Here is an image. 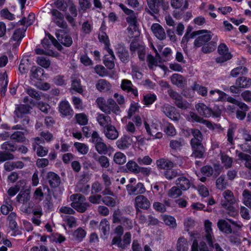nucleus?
<instances>
[{"instance_id":"33","label":"nucleus","mask_w":251,"mask_h":251,"mask_svg":"<svg viewBox=\"0 0 251 251\" xmlns=\"http://www.w3.org/2000/svg\"><path fill=\"white\" fill-rule=\"evenodd\" d=\"M171 5L174 8L185 10L188 7V2L187 0H171Z\"/></svg>"},{"instance_id":"14","label":"nucleus","mask_w":251,"mask_h":251,"mask_svg":"<svg viewBox=\"0 0 251 251\" xmlns=\"http://www.w3.org/2000/svg\"><path fill=\"white\" fill-rule=\"evenodd\" d=\"M115 50L118 56L122 62L126 63L129 61V53L124 45L118 44L115 47Z\"/></svg>"},{"instance_id":"59","label":"nucleus","mask_w":251,"mask_h":251,"mask_svg":"<svg viewBox=\"0 0 251 251\" xmlns=\"http://www.w3.org/2000/svg\"><path fill=\"white\" fill-rule=\"evenodd\" d=\"M181 189L178 186H173L168 192V196L171 198H176L182 194Z\"/></svg>"},{"instance_id":"34","label":"nucleus","mask_w":251,"mask_h":251,"mask_svg":"<svg viewBox=\"0 0 251 251\" xmlns=\"http://www.w3.org/2000/svg\"><path fill=\"white\" fill-rule=\"evenodd\" d=\"M235 84L240 88H249L251 86V79L245 76L240 77L236 79Z\"/></svg>"},{"instance_id":"15","label":"nucleus","mask_w":251,"mask_h":251,"mask_svg":"<svg viewBox=\"0 0 251 251\" xmlns=\"http://www.w3.org/2000/svg\"><path fill=\"white\" fill-rule=\"evenodd\" d=\"M105 50L108 54L104 55L103 63L107 69L109 70L113 69L115 67L114 60L115 59L114 52L111 49H108Z\"/></svg>"},{"instance_id":"9","label":"nucleus","mask_w":251,"mask_h":251,"mask_svg":"<svg viewBox=\"0 0 251 251\" xmlns=\"http://www.w3.org/2000/svg\"><path fill=\"white\" fill-rule=\"evenodd\" d=\"M52 17L51 20L55 25L63 29L67 28L68 25L64 20V15L60 12L55 9H52L50 11Z\"/></svg>"},{"instance_id":"39","label":"nucleus","mask_w":251,"mask_h":251,"mask_svg":"<svg viewBox=\"0 0 251 251\" xmlns=\"http://www.w3.org/2000/svg\"><path fill=\"white\" fill-rule=\"evenodd\" d=\"M192 251H209L208 248L204 242H200L198 245L197 240L195 239L191 247Z\"/></svg>"},{"instance_id":"49","label":"nucleus","mask_w":251,"mask_h":251,"mask_svg":"<svg viewBox=\"0 0 251 251\" xmlns=\"http://www.w3.org/2000/svg\"><path fill=\"white\" fill-rule=\"evenodd\" d=\"M74 147L77 151L81 154H86L89 151V147L84 143L75 142Z\"/></svg>"},{"instance_id":"51","label":"nucleus","mask_w":251,"mask_h":251,"mask_svg":"<svg viewBox=\"0 0 251 251\" xmlns=\"http://www.w3.org/2000/svg\"><path fill=\"white\" fill-rule=\"evenodd\" d=\"M227 183L224 175L220 176L216 181V186L217 189L223 190L226 188Z\"/></svg>"},{"instance_id":"54","label":"nucleus","mask_w":251,"mask_h":251,"mask_svg":"<svg viewBox=\"0 0 251 251\" xmlns=\"http://www.w3.org/2000/svg\"><path fill=\"white\" fill-rule=\"evenodd\" d=\"M29 193L26 191L21 192L16 197L17 201L21 203H25L30 200Z\"/></svg>"},{"instance_id":"36","label":"nucleus","mask_w":251,"mask_h":251,"mask_svg":"<svg viewBox=\"0 0 251 251\" xmlns=\"http://www.w3.org/2000/svg\"><path fill=\"white\" fill-rule=\"evenodd\" d=\"M163 131L169 136H174L176 134V131L174 126L169 122H165L163 126Z\"/></svg>"},{"instance_id":"5","label":"nucleus","mask_w":251,"mask_h":251,"mask_svg":"<svg viewBox=\"0 0 251 251\" xmlns=\"http://www.w3.org/2000/svg\"><path fill=\"white\" fill-rule=\"evenodd\" d=\"M167 92L170 98L174 100V103L178 108L183 110L189 108V103L186 100H183L178 93L172 88L168 89Z\"/></svg>"},{"instance_id":"13","label":"nucleus","mask_w":251,"mask_h":251,"mask_svg":"<svg viewBox=\"0 0 251 251\" xmlns=\"http://www.w3.org/2000/svg\"><path fill=\"white\" fill-rule=\"evenodd\" d=\"M59 112L63 116L72 117L74 114V110L71 107L69 102L66 100H62L60 102L58 106Z\"/></svg>"},{"instance_id":"61","label":"nucleus","mask_w":251,"mask_h":251,"mask_svg":"<svg viewBox=\"0 0 251 251\" xmlns=\"http://www.w3.org/2000/svg\"><path fill=\"white\" fill-rule=\"evenodd\" d=\"M72 88L78 93L81 94L83 89L80 85V80L77 78H73L72 80Z\"/></svg>"},{"instance_id":"63","label":"nucleus","mask_w":251,"mask_h":251,"mask_svg":"<svg viewBox=\"0 0 251 251\" xmlns=\"http://www.w3.org/2000/svg\"><path fill=\"white\" fill-rule=\"evenodd\" d=\"M137 162L140 165H150L152 162V159L148 155L138 157Z\"/></svg>"},{"instance_id":"18","label":"nucleus","mask_w":251,"mask_h":251,"mask_svg":"<svg viewBox=\"0 0 251 251\" xmlns=\"http://www.w3.org/2000/svg\"><path fill=\"white\" fill-rule=\"evenodd\" d=\"M151 30L154 36L158 39L163 40L166 38V35L164 29L158 23H154L151 26Z\"/></svg>"},{"instance_id":"31","label":"nucleus","mask_w":251,"mask_h":251,"mask_svg":"<svg viewBox=\"0 0 251 251\" xmlns=\"http://www.w3.org/2000/svg\"><path fill=\"white\" fill-rule=\"evenodd\" d=\"M60 33H64L63 30H58L56 31L55 35L59 41L61 42L62 44L66 46L70 47L71 46L73 43L72 38L68 35H65L64 37L60 36Z\"/></svg>"},{"instance_id":"48","label":"nucleus","mask_w":251,"mask_h":251,"mask_svg":"<svg viewBox=\"0 0 251 251\" xmlns=\"http://www.w3.org/2000/svg\"><path fill=\"white\" fill-rule=\"evenodd\" d=\"M184 145V141L182 139L178 140H171L170 142L169 146L173 150H180Z\"/></svg>"},{"instance_id":"1","label":"nucleus","mask_w":251,"mask_h":251,"mask_svg":"<svg viewBox=\"0 0 251 251\" xmlns=\"http://www.w3.org/2000/svg\"><path fill=\"white\" fill-rule=\"evenodd\" d=\"M219 219L217 222V227L222 232L226 239L233 245L241 244L240 231L243 225L240 222L235 221L232 219Z\"/></svg>"},{"instance_id":"55","label":"nucleus","mask_w":251,"mask_h":251,"mask_svg":"<svg viewBox=\"0 0 251 251\" xmlns=\"http://www.w3.org/2000/svg\"><path fill=\"white\" fill-rule=\"evenodd\" d=\"M126 156L121 152H116L114 155V161L115 163L122 165L126 162Z\"/></svg>"},{"instance_id":"6","label":"nucleus","mask_w":251,"mask_h":251,"mask_svg":"<svg viewBox=\"0 0 251 251\" xmlns=\"http://www.w3.org/2000/svg\"><path fill=\"white\" fill-rule=\"evenodd\" d=\"M196 34H201L195 40V47L199 48L208 43L212 38L211 31L207 30H200L195 32Z\"/></svg>"},{"instance_id":"21","label":"nucleus","mask_w":251,"mask_h":251,"mask_svg":"<svg viewBox=\"0 0 251 251\" xmlns=\"http://www.w3.org/2000/svg\"><path fill=\"white\" fill-rule=\"evenodd\" d=\"M97 115V121L100 126L103 128L112 124L111 118L107 114L98 113Z\"/></svg>"},{"instance_id":"32","label":"nucleus","mask_w":251,"mask_h":251,"mask_svg":"<svg viewBox=\"0 0 251 251\" xmlns=\"http://www.w3.org/2000/svg\"><path fill=\"white\" fill-rule=\"evenodd\" d=\"M209 95L212 100L220 101L224 99L226 93L218 89H215L210 91Z\"/></svg>"},{"instance_id":"62","label":"nucleus","mask_w":251,"mask_h":251,"mask_svg":"<svg viewBox=\"0 0 251 251\" xmlns=\"http://www.w3.org/2000/svg\"><path fill=\"white\" fill-rule=\"evenodd\" d=\"M36 62L38 65L45 68H49L50 65L49 59L44 56H38L37 58Z\"/></svg>"},{"instance_id":"58","label":"nucleus","mask_w":251,"mask_h":251,"mask_svg":"<svg viewBox=\"0 0 251 251\" xmlns=\"http://www.w3.org/2000/svg\"><path fill=\"white\" fill-rule=\"evenodd\" d=\"M16 214L15 212H11L7 217L9 227L12 230L17 227V223L16 222Z\"/></svg>"},{"instance_id":"22","label":"nucleus","mask_w":251,"mask_h":251,"mask_svg":"<svg viewBox=\"0 0 251 251\" xmlns=\"http://www.w3.org/2000/svg\"><path fill=\"white\" fill-rule=\"evenodd\" d=\"M103 133L105 137L110 140H115L119 136L118 131L112 124L104 128Z\"/></svg>"},{"instance_id":"37","label":"nucleus","mask_w":251,"mask_h":251,"mask_svg":"<svg viewBox=\"0 0 251 251\" xmlns=\"http://www.w3.org/2000/svg\"><path fill=\"white\" fill-rule=\"evenodd\" d=\"M172 83L177 87H182L184 85L185 79L181 75L178 74H173L171 77Z\"/></svg>"},{"instance_id":"19","label":"nucleus","mask_w":251,"mask_h":251,"mask_svg":"<svg viewBox=\"0 0 251 251\" xmlns=\"http://www.w3.org/2000/svg\"><path fill=\"white\" fill-rule=\"evenodd\" d=\"M105 109L107 110L103 111V112L106 114H110L111 112L115 114H118L120 111L119 106L112 99H108L107 100Z\"/></svg>"},{"instance_id":"8","label":"nucleus","mask_w":251,"mask_h":251,"mask_svg":"<svg viewBox=\"0 0 251 251\" xmlns=\"http://www.w3.org/2000/svg\"><path fill=\"white\" fill-rule=\"evenodd\" d=\"M151 206L149 199L143 195H138L134 199V207L137 214L141 212V209L148 210Z\"/></svg>"},{"instance_id":"16","label":"nucleus","mask_w":251,"mask_h":251,"mask_svg":"<svg viewBox=\"0 0 251 251\" xmlns=\"http://www.w3.org/2000/svg\"><path fill=\"white\" fill-rule=\"evenodd\" d=\"M47 180L52 188L57 187L60 184L61 180L59 176L53 172H49L46 176Z\"/></svg>"},{"instance_id":"27","label":"nucleus","mask_w":251,"mask_h":251,"mask_svg":"<svg viewBox=\"0 0 251 251\" xmlns=\"http://www.w3.org/2000/svg\"><path fill=\"white\" fill-rule=\"evenodd\" d=\"M94 146L96 151L100 155L107 154L111 149V146L110 145L106 144L103 142V140Z\"/></svg>"},{"instance_id":"29","label":"nucleus","mask_w":251,"mask_h":251,"mask_svg":"<svg viewBox=\"0 0 251 251\" xmlns=\"http://www.w3.org/2000/svg\"><path fill=\"white\" fill-rule=\"evenodd\" d=\"M156 166L158 169L165 170L172 169L174 167V163L167 159L160 158L156 161Z\"/></svg>"},{"instance_id":"52","label":"nucleus","mask_w":251,"mask_h":251,"mask_svg":"<svg viewBox=\"0 0 251 251\" xmlns=\"http://www.w3.org/2000/svg\"><path fill=\"white\" fill-rule=\"evenodd\" d=\"M157 100V97L154 94L148 93L143 96V101L146 105L152 104Z\"/></svg>"},{"instance_id":"7","label":"nucleus","mask_w":251,"mask_h":251,"mask_svg":"<svg viewBox=\"0 0 251 251\" xmlns=\"http://www.w3.org/2000/svg\"><path fill=\"white\" fill-rule=\"evenodd\" d=\"M218 52L220 56L216 58L217 63H224L230 59L232 55L228 50V48L225 43H221L218 47Z\"/></svg>"},{"instance_id":"30","label":"nucleus","mask_w":251,"mask_h":251,"mask_svg":"<svg viewBox=\"0 0 251 251\" xmlns=\"http://www.w3.org/2000/svg\"><path fill=\"white\" fill-rule=\"evenodd\" d=\"M96 87L100 92H105L111 89V85L107 80L104 79H100L97 82Z\"/></svg>"},{"instance_id":"46","label":"nucleus","mask_w":251,"mask_h":251,"mask_svg":"<svg viewBox=\"0 0 251 251\" xmlns=\"http://www.w3.org/2000/svg\"><path fill=\"white\" fill-rule=\"evenodd\" d=\"M192 89L197 92V93L203 97H205L207 95L208 90L206 87L201 86L199 84L195 83L192 86Z\"/></svg>"},{"instance_id":"47","label":"nucleus","mask_w":251,"mask_h":251,"mask_svg":"<svg viewBox=\"0 0 251 251\" xmlns=\"http://www.w3.org/2000/svg\"><path fill=\"white\" fill-rule=\"evenodd\" d=\"M222 195L225 201L227 203L230 204L235 203L236 200L234 197L233 193L230 190H226L225 191Z\"/></svg>"},{"instance_id":"4","label":"nucleus","mask_w":251,"mask_h":251,"mask_svg":"<svg viewBox=\"0 0 251 251\" xmlns=\"http://www.w3.org/2000/svg\"><path fill=\"white\" fill-rule=\"evenodd\" d=\"M195 108L200 114L205 117H210L211 116L219 117L221 114V110L219 107H216L212 109L203 103H197L195 105Z\"/></svg>"},{"instance_id":"41","label":"nucleus","mask_w":251,"mask_h":251,"mask_svg":"<svg viewBox=\"0 0 251 251\" xmlns=\"http://www.w3.org/2000/svg\"><path fill=\"white\" fill-rule=\"evenodd\" d=\"M217 43L216 41H209L202 46L201 51L204 53H209L213 51L216 48Z\"/></svg>"},{"instance_id":"35","label":"nucleus","mask_w":251,"mask_h":251,"mask_svg":"<svg viewBox=\"0 0 251 251\" xmlns=\"http://www.w3.org/2000/svg\"><path fill=\"white\" fill-rule=\"evenodd\" d=\"M191 132L193 138L191 139L190 143H201L203 136L201 131L198 129L192 128L191 129Z\"/></svg>"},{"instance_id":"25","label":"nucleus","mask_w":251,"mask_h":251,"mask_svg":"<svg viewBox=\"0 0 251 251\" xmlns=\"http://www.w3.org/2000/svg\"><path fill=\"white\" fill-rule=\"evenodd\" d=\"M100 230L102 238H107L110 233V224L106 219H102L100 224Z\"/></svg>"},{"instance_id":"50","label":"nucleus","mask_w":251,"mask_h":251,"mask_svg":"<svg viewBox=\"0 0 251 251\" xmlns=\"http://www.w3.org/2000/svg\"><path fill=\"white\" fill-rule=\"evenodd\" d=\"M86 231L81 227L76 229L73 233V237L78 241H81L86 236Z\"/></svg>"},{"instance_id":"38","label":"nucleus","mask_w":251,"mask_h":251,"mask_svg":"<svg viewBox=\"0 0 251 251\" xmlns=\"http://www.w3.org/2000/svg\"><path fill=\"white\" fill-rule=\"evenodd\" d=\"M0 209L2 214L5 215H7L9 212L13 210V207L12 205L11 201L10 198H7L4 201Z\"/></svg>"},{"instance_id":"40","label":"nucleus","mask_w":251,"mask_h":251,"mask_svg":"<svg viewBox=\"0 0 251 251\" xmlns=\"http://www.w3.org/2000/svg\"><path fill=\"white\" fill-rule=\"evenodd\" d=\"M188 243L187 240L183 237L178 238L176 245V250L177 251H188Z\"/></svg>"},{"instance_id":"44","label":"nucleus","mask_w":251,"mask_h":251,"mask_svg":"<svg viewBox=\"0 0 251 251\" xmlns=\"http://www.w3.org/2000/svg\"><path fill=\"white\" fill-rule=\"evenodd\" d=\"M221 160L224 167L226 169L231 167L233 163V158L227 155L222 153L221 154Z\"/></svg>"},{"instance_id":"56","label":"nucleus","mask_w":251,"mask_h":251,"mask_svg":"<svg viewBox=\"0 0 251 251\" xmlns=\"http://www.w3.org/2000/svg\"><path fill=\"white\" fill-rule=\"evenodd\" d=\"M227 101L230 102L231 104H235L238 106V107L241 109L243 110H248V105L244 102H242L240 101H239L234 98L229 97L227 99Z\"/></svg>"},{"instance_id":"12","label":"nucleus","mask_w":251,"mask_h":251,"mask_svg":"<svg viewBox=\"0 0 251 251\" xmlns=\"http://www.w3.org/2000/svg\"><path fill=\"white\" fill-rule=\"evenodd\" d=\"M121 88L126 93L132 94L134 97H136L138 95L137 88L133 86L132 83L129 80L123 79L121 81Z\"/></svg>"},{"instance_id":"57","label":"nucleus","mask_w":251,"mask_h":251,"mask_svg":"<svg viewBox=\"0 0 251 251\" xmlns=\"http://www.w3.org/2000/svg\"><path fill=\"white\" fill-rule=\"evenodd\" d=\"M99 39L100 42L104 44V50L110 49L109 48L110 45V42L106 33L104 32L100 33L99 34Z\"/></svg>"},{"instance_id":"23","label":"nucleus","mask_w":251,"mask_h":251,"mask_svg":"<svg viewBox=\"0 0 251 251\" xmlns=\"http://www.w3.org/2000/svg\"><path fill=\"white\" fill-rule=\"evenodd\" d=\"M149 9L148 11L151 14H157L159 11V7L162 5L163 0H147Z\"/></svg>"},{"instance_id":"60","label":"nucleus","mask_w":251,"mask_h":251,"mask_svg":"<svg viewBox=\"0 0 251 251\" xmlns=\"http://www.w3.org/2000/svg\"><path fill=\"white\" fill-rule=\"evenodd\" d=\"M25 30H23L21 28H17L15 29L14 31L13 34L12 35V39L14 41H16L17 42H21L22 39L25 36Z\"/></svg>"},{"instance_id":"24","label":"nucleus","mask_w":251,"mask_h":251,"mask_svg":"<svg viewBox=\"0 0 251 251\" xmlns=\"http://www.w3.org/2000/svg\"><path fill=\"white\" fill-rule=\"evenodd\" d=\"M93 158L102 168L106 169L110 166L109 159L105 155H99L96 153H94L93 155Z\"/></svg>"},{"instance_id":"42","label":"nucleus","mask_w":251,"mask_h":251,"mask_svg":"<svg viewBox=\"0 0 251 251\" xmlns=\"http://www.w3.org/2000/svg\"><path fill=\"white\" fill-rule=\"evenodd\" d=\"M29 112V106L26 105H17L14 111L15 114L18 118H22L25 114Z\"/></svg>"},{"instance_id":"3","label":"nucleus","mask_w":251,"mask_h":251,"mask_svg":"<svg viewBox=\"0 0 251 251\" xmlns=\"http://www.w3.org/2000/svg\"><path fill=\"white\" fill-rule=\"evenodd\" d=\"M70 198L72 201L71 206L77 212L83 213L90 206V204L86 201L85 197L80 194L72 195Z\"/></svg>"},{"instance_id":"20","label":"nucleus","mask_w":251,"mask_h":251,"mask_svg":"<svg viewBox=\"0 0 251 251\" xmlns=\"http://www.w3.org/2000/svg\"><path fill=\"white\" fill-rule=\"evenodd\" d=\"M193 151L192 155L195 158H201L203 157L205 150L201 143H190Z\"/></svg>"},{"instance_id":"43","label":"nucleus","mask_w":251,"mask_h":251,"mask_svg":"<svg viewBox=\"0 0 251 251\" xmlns=\"http://www.w3.org/2000/svg\"><path fill=\"white\" fill-rule=\"evenodd\" d=\"M44 70L40 67L33 66L30 70L31 76L34 79H39L44 74Z\"/></svg>"},{"instance_id":"10","label":"nucleus","mask_w":251,"mask_h":251,"mask_svg":"<svg viewBox=\"0 0 251 251\" xmlns=\"http://www.w3.org/2000/svg\"><path fill=\"white\" fill-rule=\"evenodd\" d=\"M144 126L147 132L153 137V139H160L162 137V132L158 131L159 125L157 123H153L150 126L146 122H145Z\"/></svg>"},{"instance_id":"2","label":"nucleus","mask_w":251,"mask_h":251,"mask_svg":"<svg viewBox=\"0 0 251 251\" xmlns=\"http://www.w3.org/2000/svg\"><path fill=\"white\" fill-rule=\"evenodd\" d=\"M212 223L209 220H206L204 222L205 234L204 239L206 241L210 248L215 249V251H224L220 245L216 243V240L214 236L212 228Z\"/></svg>"},{"instance_id":"53","label":"nucleus","mask_w":251,"mask_h":251,"mask_svg":"<svg viewBox=\"0 0 251 251\" xmlns=\"http://www.w3.org/2000/svg\"><path fill=\"white\" fill-rule=\"evenodd\" d=\"M75 118L76 123L80 125L85 126L87 124L88 122V116L83 113L76 114L75 115Z\"/></svg>"},{"instance_id":"17","label":"nucleus","mask_w":251,"mask_h":251,"mask_svg":"<svg viewBox=\"0 0 251 251\" xmlns=\"http://www.w3.org/2000/svg\"><path fill=\"white\" fill-rule=\"evenodd\" d=\"M132 142V139L130 136L124 135L116 141V145L120 150H125L130 147Z\"/></svg>"},{"instance_id":"45","label":"nucleus","mask_w":251,"mask_h":251,"mask_svg":"<svg viewBox=\"0 0 251 251\" xmlns=\"http://www.w3.org/2000/svg\"><path fill=\"white\" fill-rule=\"evenodd\" d=\"M180 171L176 169H168V170L165 171L164 175L165 177L171 180L177 176H180Z\"/></svg>"},{"instance_id":"26","label":"nucleus","mask_w":251,"mask_h":251,"mask_svg":"<svg viewBox=\"0 0 251 251\" xmlns=\"http://www.w3.org/2000/svg\"><path fill=\"white\" fill-rule=\"evenodd\" d=\"M176 185L182 190H186L188 189L191 183L189 179L183 176H179L176 180Z\"/></svg>"},{"instance_id":"28","label":"nucleus","mask_w":251,"mask_h":251,"mask_svg":"<svg viewBox=\"0 0 251 251\" xmlns=\"http://www.w3.org/2000/svg\"><path fill=\"white\" fill-rule=\"evenodd\" d=\"M238 159L245 162V166L251 171V155L243 152L236 151Z\"/></svg>"},{"instance_id":"64","label":"nucleus","mask_w":251,"mask_h":251,"mask_svg":"<svg viewBox=\"0 0 251 251\" xmlns=\"http://www.w3.org/2000/svg\"><path fill=\"white\" fill-rule=\"evenodd\" d=\"M43 206L44 208L49 211H52L54 210V205L52 201V198L50 195H48L46 198L43 202Z\"/></svg>"},{"instance_id":"11","label":"nucleus","mask_w":251,"mask_h":251,"mask_svg":"<svg viewBox=\"0 0 251 251\" xmlns=\"http://www.w3.org/2000/svg\"><path fill=\"white\" fill-rule=\"evenodd\" d=\"M126 187L129 195H140L145 193L146 191L144 184L141 182H138L135 186L129 184Z\"/></svg>"}]
</instances>
